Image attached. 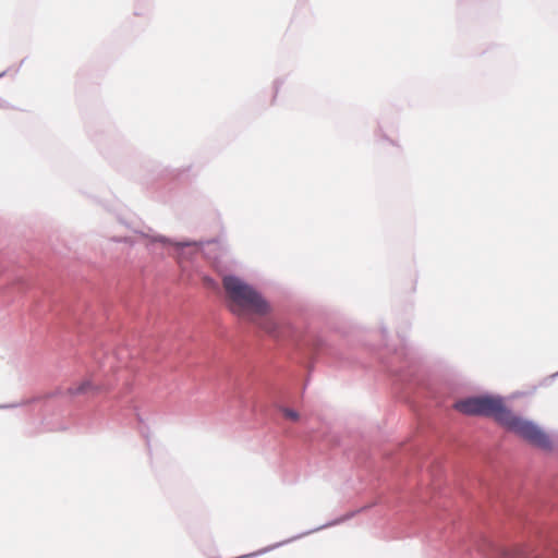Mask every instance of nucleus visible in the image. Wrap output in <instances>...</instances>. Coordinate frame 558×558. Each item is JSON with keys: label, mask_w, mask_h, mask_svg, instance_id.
I'll return each mask as SVG.
<instances>
[{"label": "nucleus", "mask_w": 558, "mask_h": 558, "mask_svg": "<svg viewBox=\"0 0 558 558\" xmlns=\"http://www.w3.org/2000/svg\"><path fill=\"white\" fill-rule=\"evenodd\" d=\"M454 408L468 415L490 416L505 428L537 448L548 450L551 447V441L547 434L533 422L512 413L505 405L501 398L490 396L468 398L458 401Z\"/></svg>", "instance_id": "f257e3e1"}, {"label": "nucleus", "mask_w": 558, "mask_h": 558, "mask_svg": "<svg viewBox=\"0 0 558 558\" xmlns=\"http://www.w3.org/2000/svg\"><path fill=\"white\" fill-rule=\"evenodd\" d=\"M222 287L226 292L228 308L239 317L265 316L270 306L252 286L236 276H225Z\"/></svg>", "instance_id": "f03ea898"}, {"label": "nucleus", "mask_w": 558, "mask_h": 558, "mask_svg": "<svg viewBox=\"0 0 558 558\" xmlns=\"http://www.w3.org/2000/svg\"><path fill=\"white\" fill-rule=\"evenodd\" d=\"M98 391V387L93 384L90 379H84L77 384L69 387L68 392L71 396L85 395Z\"/></svg>", "instance_id": "7ed1b4c3"}, {"label": "nucleus", "mask_w": 558, "mask_h": 558, "mask_svg": "<svg viewBox=\"0 0 558 558\" xmlns=\"http://www.w3.org/2000/svg\"><path fill=\"white\" fill-rule=\"evenodd\" d=\"M282 413H283L286 418L291 420V421H298L299 417H300V415H299V413L296 411L288 409V408H284L282 410Z\"/></svg>", "instance_id": "20e7f679"}, {"label": "nucleus", "mask_w": 558, "mask_h": 558, "mask_svg": "<svg viewBox=\"0 0 558 558\" xmlns=\"http://www.w3.org/2000/svg\"><path fill=\"white\" fill-rule=\"evenodd\" d=\"M262 328L269 333L274 332V324L270 322H267L264 325H262Z\"/></svg>", "instance_id": "39448f33"}, {"label": "nucleus", "mask_w": 558, "mask_h": 558, "mask_svg": "<svg viewBox=\"0 0 558 558\" xmlns=\"http://www.w3.org/2000/svg\"><path fill=\"white\" fill-rule=\"evenodd\" d=\"M501 555H502L504 557H508L509 553H508L507 550H502V551H501Z\"/></svg>", "instance_id": "423d86ee"}]
</instances>
